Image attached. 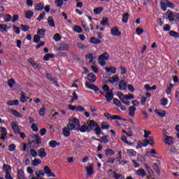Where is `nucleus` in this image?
Returning <instances> with one entry per match:
<instances>
[{
  "label": "nucleus",
  "instance_id": "obj_54",
  "mask_svg": "<svg viewBox=\"0 0 179 179\" xmlns=\"http://www.w3.org/2000/svg\"><path fill=\"white\" fill-rule=\"evenodd\" d=\"M173 86H174V85H173L171 83L169 84V85L167 87L166 91L167 94H171V89H173Z\"/></svg>",
  "mask_w": 179,
  "mask_h": 179
},
{
  "label": "nucleus",
  "instance_id": "obj_32",
  "mask_svg": "<svg viewBox=\"0 0 179 179\" xmlns=\"http://www.w3.org/2000/svg\"><path fill=\"white\" fill-rule=\"evenodd\" d=\"M31 138L32 139V142H34L35 143H40V136L32 135L31 136Z\"/></svg>",
  "mask_w": 179,
  "mask_h": 179
},
{
  "label": "nucleus",
  "instance_id": "obj_63",
  "mask_svg": "<svg viewBox=\"0 0 179 179\" xmlns=\"http://www.w3.org/2000/svg\"><path fill=\"white\" fill-rule=\"evenodd\" d=\"M12 20V15L9 14H6L4 17V21L5 22H10Z\"/></svg>",
  "mask_w": 179,
  "mask_h": 179
},
{
  "label": "nucleus",
  "instance_id": "obj_30",
  "mask_svg": "<svg viewBox=\"0 0 179 179\" xmlns=\"http://www.w3.org/2000/svg\"><path fill=\"white\" fill-rule=\"evenodd\" d=\"M48 23L50 27H55V22H54V18L52 16L48 17Z\"/></svg>",
  "mask_w": 179,
  "mask_h": 179
},
{
  "label": "nucleus",
  "instance_id": "obj_20",
  "mask_svg": "<svg viewBox=\"0 0 179 179\" xmlns=\"http://www.w3.org/2000/svg\"><path fill=\"white\" fill-rule=\"evenodd\" d=\"M3 171H4L6 174L9 173L12 171V167H10V165L4 164L3 165Z\"/></svg>",
  "mask_w": 179,
  "mask_h": 179
},
{
  "label": "nucleus",
  "instance_id": "obj_1",
  "mask_svg": "<svg viewBox=\"0 0 179 179\" xmlns=\"http://www.w3.org/2000/svg\"><path fill=\"white\" fill-rule=\"evenodd\" d=\"M67 127L70 128L71 131H77L79 127H80V121L76 117H71L69 119Z\"/></svg>",
  "mask_w": 179,
  "mask_h": 179
},
{
  "label": "nucleus",
  "instance_id": "obj_34",
  "mask_svg": "<svg viewBox=\"0 0 179 179\" xmlns=\"http://www.w3.org/2000/svg\"><path fill=\"white\" fill-rule=\"evenodd\" d=\"M105 70L106 71V72H108V73H115V72H117V68L115 67H105Z\"/></svg>",
  "mask_w": 179,
  "mask_h": 179
},
{
  "label": "nucleus",
  "instance_id": "obj_59",
  "mask_svg": "<svg viewBox=\"0 0 179 179\" xmlns=\"http://www.w3.org/2000/svg\"><path fill=\"white\" fill-rule=\"evenodd\" d=\"M76 111H79L80 113L85 112V108L82 106H76Z\"/></svg>",
  "mask_w": 179,
  "mask_h": 179
},
{
  "label": "nucleus",
  "instance_id": "obj_64",
  "mask_svg": "<svg viewBox=\"0 0 179 179\" xmlns=\"http://www.w3.org/2000/svg\"><path fill=\"white\" fill-rule=\"evenodd\" d=\"M54 40L55 41H59L61 40V35H59V34H56L54 36Z\"/></svg>",
  "mask_w": 179,
  "mask_h": 179
},
{
  "label": "nucleus",
  "instance_id": "obj_35",
  "mask_svg": "<svg viewBox=\"0 0 179 179\" xmlns=\"http://www.w3.org/2000/svg\"><path fill=\"white\" fill-rule=\"evenodd\" d=\"M7 104L8 106H19V100L8 101Z\"/></svg>",
  "mask_w": 179,
  "mask_h": 179
},
{
  "label": "nucleus",
  "instance_id": "obj_26",
  "mask_svg": "<svg viewBox=\"0 0 179 179\" xmlns=\"http://www.w3.org/2000/svg\"><path fill=\"white\" fill-rule=\"evenodd\" d=\"M136 176H140L141 177H145L146 176V172L145 169H140L135 172Z\"/></svg>",
  "mask_w": 179,
  "mask_h": 179
},
{
  "label": "nucleus",
  "instance_id": "obj_43",
  "mask_svg": "<svg viewBox=\"0 0 179 179\" xmlns=\"http://www.w3.org/2000/svg\"><path fill=\"white\" fill-rule=\"evenodd\" d=\"M117 97L120 99V100H121V101H124V98H125V94H123L122 92H117Z\"/></svg>",
  "mask_w": 179,
  "mask_h": 179
},
{
  "label": "nucleus",
  "instance_id": "obj_16",
  "mask_svg": "<svg viewBox=\"0 0 179 179\" xmlns=\"http://www.w3.org/2000/svg\"><path fill=\"white\" fill-rule=\"evenodd\" d=\"M76 131H80V132H83V133H85V132H89V128L87 127V124H85L83 125H82L81 127H78V129H77Z\"/></svg>",
  "mask_w": 179,
  "mask_h": 179
},
{
  "label": "nucleus",
  "instance_id": "obj_36",
  "mask_svg": "<svg viewBox=\"0 0 179 179\" xmlns=\"http://www.w3.org/2000/svg\"><path fill=\"white\" fill-rule=\"evenodd\" d=\"M107 138H108V136H103L101 137V140L96 139V141H98V142H101V143H108L109 141Z\"/></svg>",
  "mask_w": 179,
  "mask_h": 179
},
{
  "label": "nucleus",
  "instance_id": "obj_28",
  "mask_svg": "<svg viewBox=\"0 0 179 179\" xmlns=\"http://www.w3.org/2000/svg\"><path fill=\"white\" fill-rule=\"evenodd\" d=\"M119 89L120 90H125L127 89V83L124 80L119 82Z\"/></svg>",
  "mask_w": 179,
  "mask_h": 179
},
{
  "label": "nucleus",
  "instance_id": "obj_50",
  "mask_svg": "<svg viewBox=\"0 0 179 179\" xmlns=\"http://www.w3.org/2000/svg\"><path fill=\"white\" fill-rule=\"evenodd\" d=\"M13 30L15 34H20V28H19L18 27L13 25Z\"/></svg>",
  "mask_w": 179,
  "mask_h": 179
},
{
  "label": "nucleus",
  "instance_id": "obj_61",
  "mask_svg": "<svg viewBox=\"0 0 179 179\" xmlns=\"http://www.w3.org/2000/svg\"><path fill=\"white\" fill-rule=\"evenodd\" d=\"M43 9H44V6L41 3H38L35 6L36 10H43Z\"/></svg>",
  "mask_w": 179,
  "mask_h": 179
},
{
  "label": "nucleus",
  "instance_id": "obj_33",
  "mask_svg": "<svg viewBox=\"0 0 179 179\" xmlns=\"http://www.w3.org/2000/svg\"><path fill=\"white\" fill-rule=\"evenodd\" d=\"M37 35L41 37L42 38H43V37L45 36V29H38Z\"/></svg>",
  "mask_w": 179,
  "mask_h": 179
},
{
  "label": "nucleus",
  "instance_id": "obj_40",
  "mask_svg": "<svg viewBox=\"0 0 179 179\" xmlns=\"http://www.w3.org/2000/svg\"><path fill=\"white\" fill-rule=\"evenodd\" d=\"M103 9L104 8L103 7L96 8L94 9V13H95V15H100V13L103 12Z\"/></svg>",
  "mask_w": 179,
  "mask_h": 179
},
{
  "label": "nucleus",
  "instance_id": "obj_62",
  "mask_svg": "<svg viewBox=\"0 0 179 179\" xmlns=\"http://www.w3.org/2000/svg\"><path fill=\"white\" fill-rule=\"evenodd\" d=\"M8 26H6V24H0V31L1 33H3V31H6V29H7Z\"/></svg>",
  "mask_w": 179,
  "mask_h": 179
},
{
  "label": "nucleus",
  "instance_id": "obj_17",
  "mask_svg": "<svg viewBox=\"0 0 179 179\" xmlns=\"http://www.w3.org/2000/svg\"><path fill=\"white\" fill-rule=\"evenodd\" d=\"M87 79H88L89 82L94 83V82H96V80L97 79V77H96V76L94 74L90 73L87 76Z\"/></svg>",
  "mask_w": 179,
  "mask_h": 179
},
{
  "label": "nucleus",
  "instance_id": "obj_58",
  "mask_svg": "<svg viewBox=\"0 0 179 179\" xmlns=\"http://www.w3.org/2000/svg\"><path fill=\"white\" fill-rule=\"evenodd\" d=\"M30 154H31V156H32V157H37V156H38V154H37V151H36V150L33 148L31 149Z\"/></svg>",
  "mask_w": 179,
  "mask_h": 179
},
{
  "label": "nucleus",
  "instance_id": "obj_18",
  "mask_svg": "<svg viewBox=\"0 0 179 179\" xmlns=\"http://www.w3.org/2000/svg\"><path fill=\"white\" fill-rule=\"evenodd\" d=\"M93 167H94L93 164H90L89 166L86 167V171L88 176H92L93 174Z\"/></svg>",
  "mask_w": 179,
  "mask_h": 179
},
{
  "label": "nucleus",
  "instance_id": "obj_19",
  "mask_svg": "<svg viewBox=\"0 0 179 179\" xmlns=\"http://www.w3.org/2000/svg\"><path fill=\"white\" fill-rule=\"evenodd\" d=\"M135 111H136V108L135 106H129V117H135Z\"/></svg>",
  "mask_w": 179,
  "mask_h": 179
},
{
  "label": "nucleus",
  "instance_id": "obj_39",
  "mask_svg": "<svg viewBox=\"0 0 179 179\" xmlns=\"http://www.w3.org/2000/svg\"><path fill=\"white\" fill-rule=\"evenodd\" d=\"M128 19H129V14L127 13L123 14L122 22H123V23H127L128 22Z\"/></svg>",
  "mask_w": 179,
  "mask_h": 179
},
{
  "label": "nucleus",
  "instance_id": "obj_2",
  "mask_svg": "<svg viewBox=\"0 0 179 179\" xmlns=\"http://www.w3.org/2000/svg\"><path fill=\"white\" fill-rule=\"evenodd\" d=\"M160 5H161V8L164 12H166V10H167V8H171V9H173L174 8V4L169 1V0L160 1Z\"/></svg>",
  "mask_w": 179,
  "mask_h": 179
},
{
  "label": "nucleus",
  "instance_id": "obj_52",
  "mask_svg": "<svg viewBox=\"0 0 179 179\" xmlns=\"http://www.w3.org/2000/svg\"><path fill=\"white\" fill-rule=\"evenodd\" d=\"M169 104V99L166 98H163L161 99V106H167Z\"/></svg>",
  "mask_w": 179,
  "mask_h": 179
},
{
  "label": "nucleus",
  "instance_id": "obj_8",
  "mask_svg": "<svg viewBox=\"0 0 179 179\" xmlns=\"http://www.w3.org/2000/svg\"><path fill=\"white\" fill-rule=\"evenodd\" d=\"M43 170L45 171V174L47 175V177H53V178L57 177L55 173L51 171V169H50V167H48V166H45L43 168Z\"/></svg>",
  "mask_w": 179,
  "mask_h": 179
},
{
  "label": "nucleus",
  "instance_id": "obj_42",
  "mask_svg": "<svg viewBox=\"0 0 179 179\" xmlns=\"http://www.w3.org/2000/svg\"><path fill=\"white\" fill-rule=\"evenodd\" d=\"M101 129H110V124L106 122H103L101 125Z\"/></svg>",
  "mask_w": 179,
  "mask_h": 179
},
{
  "label": "nucleus",
  "instance_id": "obj_31",
  "mask_svg": "<svg viewBox=\"0 0 179 179\" xmlns=\"http://www.w3.org/2000/svg\"><path fill=\"white\" fill-rule=\"evenodd\" d=\"M17 176L18 179H25L24 171H23V170L19 169Z\"/></svg>",
  "mask_w": 179,
  "mask_h": 179
},
{
  "label": "nucleus",
  "instance_id": "obj_25",
  "mask_svg": "<svg viewBox=\"0 0 179 179\" xmlns=\"http://www.w3.org/2000/svg\"><path fill=\"white\" fill-rule=\"evenodd\" d=\"M64 136L68 137L71 135V128L69 127H66L63 129Z\"/></svg>",
  "mask_w": 179,
  "mask_h": 179
},
{
  "label": "nucleus",
  "instance_id": "obj_12",
  "mask_svg": "<svg viewBox=\"0 0 179 179\" xmlns=\"http://www.w3.org/2000/svg\"><path fill=\"white\" fill-rule=\"evenodd\" d=\"M69 49V45L68 43H62L57 47L59 51H68Z\"/></svg>",
  "mask_w": 179,
  "mask_h": 179
},
{
  "label": "nucleus",
  "instance_id": "obj_22",
  "mask_svg": "<svg viewBox=\"0 0 179 179\" xmlns=\"http://www.w3.org/2000/svg\"><path fill=\"white\" fill-rule=\"evenodd\" d=\"M38 153L39 155V157H41V159L45 157V156H47V152H45V149H44V148H40L38 150Z\"/></svg>",
  "mask_w": 179,
  "mask_h": 179
},
{
  "label": "nucleus",
  "instance_id": "obj_38",
  "mask_svg": "<svg viewBox=\"0 0 179 179\" xmlns=\"http://www.w3.org/2000/svg\"><path fill=\"white\" fill-rule=\"evenodd\" d=\"M49 146L50 148H55L56 146H59V143H57L56 141H50L49 142Z\"/></svg>",
  "mask_w": 179,
  "mask_h": 179
},
{
  "label": "nucleus",
  "instance_id": "obj_47",
  "mask_svg": "<svg viewBox=\"0 0 179 179\" xmlns=\"http://www.w3.org/2000/svg\"><path fill=\"white\" fill-rule=\"evenodd\" d=\"M134 99H135V97L132 94H124V100H134Z\"/></svg>",
  "mask_w": 179,
  "mask_h": 179
},
{
  "label": "nucleus",
  "instance_id": "obj_14",
  "mask_svg": "<svg viewBox=\"0 0 179 179\" xmlns=\"http://www.w3.org/2000/svg\"><path fill=\"white\" fill-rule=\"evenodd\" d=\"M145 155L148 157H157V152H156V150L155 149H151L150 151H147L145 152Z\"/></svg>",
  "mask_w": 179,
  "mask_h": 179
},
{
  "label": "nucleus",
  "instance_id": "obj_56",
  "mask_svg": "<svg viewBox=\"0 0 179 179\" xmlns=\"http://www.w3.org/2000/svg\"><path fill=\"white\" fill-rule=\"evenodd\" d=\"M15 83L16 82H15V80L12 78L8 80V85L9 87H12L13 86H15Z\"/></svg>",
  "mask_w": 179,
  "mask_h": 179
},
{
  "label": "nucleus",
  "instance_id": "obj_24",
  "mask_svg": "<svg viewBox=\"0 0 179 179\" xmlns=\"http://www.w3.org/2000/svg\"><path fill=\"white\" fill-rule=\"evenodd\" d=\"M166 15L168 16V20H169V22H174L175 13H173L171 11H167Z\"/></svg>",
  "mask_w": 179,
  "mask_h": 179
},
{
  "label": "nucleus",
  "instance_id": "obj_55",
  "mask_svg": "<svg viewBox=\"0 0 179 179\" xmlns=\"http://www.w3.org/2000/svg\"><path fill=\"white\" fill-rule=\"evenodd\" d=\"M27 99H26V96L24 95V92H21V99H20V102L21 103H26Z\"/></svg>",
  "mask_w": 179,
  "mask_h": 179
},
{
  "label": "nucleus",
  "instance_id": "obj_57",
  "mask_svg": "<svg viewBox=\"0 0 179 179\" xmlns=\"http://www.w3.org/2000/svg\"><path fill=\"white\" fill-rule=\"evenodd\" d=\"M169 34L171 37H175L176 38H178L179 37V34L174 31H171Z\"/></svg>",
  "mask_w": 179,
  "mask_h": 179
},
{
  "label": "nucleus",
  "instance_id": "obj_46",
  "mask_svg": "<svg viewBox=\"0 0 179 179\" xmlns=\"http://www.w3.org/2000/svg\"><path fill=\"white\" fill-rule=\"evenodd\" d=\"M73 30L76 33H82L83 31L82 27L78 25L74 26V27L73 28Z\"/></svg>",
  "mask_w": 179,
  "mask_h": 179
},
{
  "label": "nucleus",
  "instance_id": "obj_27",
  "mask_svg": "<svg viewBox=\"0 0 179 179\" xmlns=\"http://www.w3.org/2000/svg\"><path fill=\"white\" fill-rule=\"evenodd\" d=\"M126 153L128 156H130V157H135V156H136V152L132 149H127Z\"/></svg>",
  "mask_w": 179,
  "mask_h": 179
},
{
  "label": "nucleus",
  "instance_id": "obj_23",
  "mask_svg": "<svg viewBox=\"0 0 179 179\" xmlns=\"http://www.w3.org/2000/svg\"><path fill=\"white\" fill-rule=\"evenodd\" d=\"M156 114L159 115V117H161L162 118H164V117H166L167 113L165 110H155Z\"/></svg>",
  "mask_w": 179,
  "mask_h": 179
},
{
  "label": "nucleus",
  "instance_id": "obj_13",
  "mask_svg": "<svg viewBox=\"0 0 179 179\" xmlns=\"http://www.w3.org/2000/svg\"><path fill=\"white\" fill-rule=\"evenodd\" d=\"M11 127L15 134H20V129L19 128V125L17 124V123L12 122Z\"/></svg>",
  "mask_w": 179,
  "mask_h": 179
},
{
  "label": "nucleus",
  "instance_id": "obj_49",
  "mask_svg": "<svg viewBox=\"0 0 179 179\" xmlns=\"http://www.w3.org/2000/svg\"><path fill=\"white\" fill-rule=\"evenodd\" d=\"M101 26H106L108 24V17H103L101 21Z\"/></svg>",
  "mask_w": 179,
  "mask_h": 179
},
{
  "label": "nucleus",
  "instance_id": "obj_5",
  "mask_svg": "<svg viewBox=\"0 0 179 179\" xmlns=\"http://www.w3.org/2000/svg\"><path fill=\"white\" fill-rule=\"evenodd\" d=\"M163 138H164V143H165V145L171 146V145L174 143V138H173L172 136L164 135Z\"/></svg>",
  "mask_w": 179,
  "mask_h": 179
},
{
  "label": "nucleus",
  "instance_id": "obj_29",
  "mask_svg": "<svg viewBox=\"0 0 179 179\" xmlns=\"http://www.w3.org/2000/svg\"><path fill=\"white\" fill-rule=\"evenodd\" d=\"M24 13H25V17L27 19H31V17H33V15H34V13L30 10H26Z\"/></svg>",
  "mask_w": 179,
  "mask_h": 179
},
{
  "label": "nucleus",
  "instance_id": "obj_53",
  "mask_svg": "<svg viewBox=\"0 0 179 179\" xmlns=\"http://www.w3.org/2000/svg\"><path fill=\"white\" fill-rule=\"evenodd\" d=\"M20 29L22 31H27L30 29V27L24 24H21Z\"/></svg>",
  "mask_w": 179,
  "mask_h": 179
},
{
  "label": "nucleus",
  "instance_id": "obj_11",
  "mask_svg": "<svg viewBox=\"0 0 179 179\" xmlns=\"http://www.w3.org/2000/svg\"><path fill=\"white\" fill-rule=\"evenodd\" d=\"M105 99H106L107 103H110V101L114 99V94H113V91L107 92L105 94Z\"/></svg>",
  "mask_w": 179,
  "mask_h": 179
},
{
  "label": "nucleus",
  "instance_id": "obj_7",
  "mask_svg": "<svg viewBox=\"0 0 179 179\" xmlns=\"http://www.w3.org/2000/svg\"><path fill=\"white\" fill-rule=\"evenodd\" d=\"M85 87L87 89H90V90H93L95 93L100 92V89L94 85V84H91L90 83H85Z\"/></svg>",
  "mask_w": 179,
  "mask_h": 179
},
{
  "label": "nucleus",
  "instance_id": "obj_60",
  "mask_svg": "<svg viewBox=\"0 0 179 179\" xmlns=\"http://www.w3.org/2000/svg\"><path fill=\"white\" fill-rule=\"evenodd\" d=\"M121 141H123L124 142V143H127V145H129V146H131V145H132V143L129 142L125 136H123L121 137Z\"/></svg>",
  "mask_w": 179,
  "mask_h": 179
},
{
  "label": "nucleus",
  "instance_id": "obj_44",
  "mask_svg": "<svg viewBox=\"0 0 179 179\" xmlns=\"http://www.w3.org/2000/svg\"><path fill=\"white\" fill-rule=\"evenodd\" d=\"M55 55L53 54H46L43 57V61H48L50 58H54Z\"/></svg>",
  "mask_w": 179,
  "mask_h": 179
},
{
  "label": "nucleus",
  "instance_id": "obj_51",
  "mask_svg": "<svg viewBox=\"0 0 179 179\" xmlns=\"http://www.w3.org/2000/svg\"><path fill=\"white\" fill-rule=\"evenodd\" d=\"M41 36H40L39 35L36 34L34 35V43H40V41L41 40Z\"/></svg>",
  "mask_w": 179,
  "mask_h": 179
},
{
  "label": "nucleus",
  "instance_id": "obj_6",
  "mask_svg": "<svg viewBox=\"0 0 179 179\" xmlns=\"http://www.w3.org/2000/svg\"><path fill=\"white\" fill-rule=\"evenodd\" d=\"M87 125L88 127V132H90V131H93L99 124L94 120H88Z\"/></svg>",
  "mask_w": 179,
  "mask_h": 179
},
{
  "label": "nucleus",
  "instance_id": "obj_4",
  "mask_svg": "<svg viewBox=\"0 0 179 179\" xmlns=\"http://www.w3.org/2000/svg\"><path fill=\"white\" fill-rule=\"evenodd\" d=\"M148 145H150V146H153V145H155V139H153V137L150 136L143 141V148H146Z\"/></svg>",
  "mask_w": 179,
  "mask_h": 179
},
{
  "label": "nucleus",
  "instance_id": "obj_21",
  "mask_svg": "<svg viewBox=\"0 0 179 179\" xmlns=\"http://www.w3.org/2000/svg\"><path fill=\"white\" fill-rule=\"evenodd\" d=\"M118 80H120V77L118 76V75H115L114 76L110 77L108 78V82H110L112 84L118 82Z\"/></svg>",
  "mask_w": 179,
  "mask_h": 179
},
{
  "label": "nucleus",
  "instance_id": "obj_9",
  "mask_svg": "<svg viewBox=\"0 0 179 179\" xmlns=\"http://www.w3.org/2000/svg\"><path fill=\"white\" fill-rule=\"evenodd\" d=\"M110 34L116 37H120L121 36V31H120L117 27H114L110 29Z\"/></svg>",
  "mask_w": 179,
  "mask_h": 179
},
{
  "label": "nucleus",
  "instance_id": "obj_3",
  "mask_svg": "<svg viewBox=\"0 0 179 179\" xmlns=\"http://www.w3.org/2000/svg\"><path fill=\"white\" fill-rule=\"evenodd\" d=\"M109 58L110 56L107 52H104L102 55H101L98 59L99 65H101V66H104V65H106V64L107 63V61H108Z\"/></svg>",
  "mask_w": 179,
  "mask_h": 179
},
{
  "label": "nucleus",
  "instance_id": "obj_10",
  "mask_svg": "<svg viewBox=\"0 0 179 179\" xmlns=\"http://www.w3.org/2000/svg\"><path fill=\"white\" fill-rule=\"evenodd\" d=\"M108 173L110 177H113L115 179H122V176L121 174H117V173L113 171V170H109Z\"/></svg>",
  "mask_w": 179,
  "mask_h": 179
},
{
  "label": "nucleus",
  "instance_id": "obj_37",
  "mask_svg": "<svg viewBox=\"0 0 179 179\" xmlns=\"http://www.w3.org/2000/svg\"><path fill=\"white\" fill-rule=\"evenodd\" d=\"M39 164H41V160H40L39 159L35 158L32 161V166H34V167H38Z\"/></svg>",
  "mask_w": 179,
  "mask_h": 179
},
{
  "label": "nucleus",
  "instance_id": "obj_15",
  "mask_svg": "<svg viewBox=\"0 0 179 179\" xmlns=\"http://www.w3.org/2000/svg\"><path fill=\"white\" fill-rule=\"evenodd\" d=\"M0 132L1 134V137L0 138V139H3V141H5V139H6V135H8L6 128L1 127L0 129Z\"/></svg>",
  "mask_w": 179,
  "mask_h": 179
},
{
  "label": "nucleus",
  "instance_id": "obj_48",
  "mask_svg": "<svg viewBox=\"0 0 179 179\" xmlns=\"http://www.w3.org/2000/svg\"><path fill=\"white\" fill-rule=\"evenodd\" d=\"M96 135H101V128H100V126H98L94 129Z\"/></svg>",
  "mask_w": 179,
  "mask_h": 179
},
{
  "label": "nucleus",
  "instance_id": "obj_45",
  "mask_svg": "<svg viewBox=\"0 0 179 179\" xmlns=\"http://www.w3.org/2000/svg\"><path fill=\"white\" fill-rule=\"evenodd\" d=\"M105 153H106V156H113L115 155V152L113 150L107 149V150H106Z\"/></svg>",
  "mask_w": 179,
  "mask_h": 179
},
{
  "label": "nucleus",
  "instance_id": "obj_41",
  "mask_svg": "<svg viewBox=\"0 0 179 179\" xmlns=\"http://www.w3.org/2000/svg\"><path fill=\"white\" fill-rule=\"evenodd\" d=\"M90 42L92 44H100V43H101L100 40L96 38V37H91Z\"/></svg>",
  "mask_w": 179,
  "mask_h": 179
}]
</instances>
